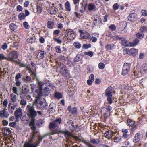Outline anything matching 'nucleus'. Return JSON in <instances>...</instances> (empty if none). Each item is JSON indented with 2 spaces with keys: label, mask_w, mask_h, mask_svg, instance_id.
Masks as SVG:
<instances>
[{
  "label": "nucleus",
  "mask_w": 147,
  "mask_h": 147,
  "mask_svg": "<svg viewBox=\"0 0 147 147\" xmlns=\"http://www.w3.org/2000/svg\"><path fill=\"white\" fill-rule=\"evenodd\" d=\"M105 95L107 97V101L108 104H111L112 103V99L113 93H115L113 88L111 86L108 87L105 91Z\"/></svg>",
  "instance_id": "obj_1"
},
{
  "label": "nucleus",
  "mask_w": 147,
  "mask_h": 147,
  "mask_svg": "<svg viewBox=\"0 0 147 147\" xmlns=\"http://www.w3.org/2000/svg\"><path fill=\"white\" fill-rule=\"evenodd\" d=\"M31 120L29 125L31 127V128L32 131L30 134V135L31 137V139L30 141L36 136V135L38 133V131L36 129V127L34 125L35 118H31Z\"/></svg>",
  "instance_id": "obj_2"
},
{
  "label": "nucleus",
  "mask_w": 147,
  "mask_h": 147,
  "mask_svg": "<svg viewBox=\"0 0 147 147\" xmlns=\"http://www.w3.org/2000/svg\"><path fill=\"white\" fill-rule=\"evenodd\" d=\"M62 133L65 134V137L67 139H69V138L72 136V134L68 131L66 130L65 131H59L58 129H56L54 130L53 131L51 132L49 134L51 135H54L57 133Z\"/></svg>",
  "instance_id": "obj_3"
},
{
  "label": "nucleus",
  "mask_w": 147,
  "mask_h": 147,
  "mask_svg": "<svg viewBox=\"0 0 147 147\" xmlns=\"http://www.w3.org/2000/svg\"><path fill=\"white\" fill-rule=\"evenodd\" d=\"M112 109V107L109 105L107 107H105L101 110L102 115L104 116L105 118H107L110 115V111Z\"/></svg>",
  "instance_id": "obj_4"
},
{
  "label": "nucleus",
  "mask_w": 147,
  "mask_h": 147,
  "mask_svg": "<svg viewBox=\"0 0 147 147\" xmlns=\"http://www.w3.org/2000/svg\"><path fill=\"white\" fill-rule=\"evenodd\" d=\"M38 84L39 87V89H38L36 90V92L38 94V98H40L42 94V92L43 91V88L46 85V84L45 83H44L43 82H41L38 81Z\"/></svg>",
  "instance_id": "obj_5"
},
{
  "label": "nucleus",
  "mask_w": 147,
  "mask_h": 147,
  "mask_svg": "<svg viewBox=\"0 0 147 147\" xmlns=\"http://www.w3.org/2000/svg\"><path fill=\"white\" fill-rule=\"evenodd\" d=\"M58 65L57 69L62 74H65L68 73L67 69L64 64L60 63Z\"/></svg>",
  "instance_id": "obj_6"
},
{
  "label": "nucleus",
  "mask_w": 147,
  "mask_h": 147,
  "mask_svg": "<svg viewBox=\"0 0 147 147\" xmlns=\"http://www.w3.org/2000/svg\"><path fill=\"white\" fill-rule=\"evenodd\" d=\"M18 54L16 51H13L9 53L8 56V60H9L12 61H15V59L18 57Z\"/></svg>",
  "instance_id": "obj_7"
},
{
  "label": "nucleus",
  "mask_w": 147,
  "mask_h": 147,
  "mask_svg": "<svg viewBox=\"0 0 147 147\" xmlns=\"http://www.w3.org/2000/svg\"><path fill=\"white\" fill-rule=\"evenodd\" d=\"M33 106L30 107H29L28 106V111L29 112V114H28V116H29L31 118H35V117L37 115L36 112L34 110Z\"/></svg>",
  "instance_id": "obj_8"
},
{
  "label": "nucleus",
  "mask_w": 147,
  "mask_h": 147,
  "mask_svg": "<svg viewBox=\"0 0 147 147\" xmlns=\"http://www.w3.org/2000/svg\"><path fill=\"white\" fill-rule=\"evenodd\" d=\"M67 33L65 35V37H67L69 39H74L75 36L74 32L73 30L71 29L66 30Z\"/></svg>",
  "instance_id": "obj_9"
},
{
  "label": "nucleus",
  "mask_w": 147,
  "mask_h": 147,
  "mask_svg": "<svg viewBox=\"0 0 147 147\" xmlns=\"http://www.w3.org/2000/svg\"><path fill=\"white\" fill-rule=\"evenodd\" d=\"M54 3H52V6L49 7L48 10V12L51 14H56L58 13V9L54 7Z\"/></svg>",
  "instance_id": "obj_10"
},
{
  "label": "nucleus",
  "mask_w": 147,
  "mask_h": 147,
  "mask_svg": "<svg viewBox=\"0 0 147 147\" xmlns=\"http://www.w3.org/2000/svg\"><path fill=\"white\" fill-rule=\"evenodd\" d=\"M130 65L127 63H124L123 67L122 74L123 75L127 74L130 70Z\"/></svg>",
  "instance_id": "obj_11"
},
{
  "label": "nucleus",
  "mask_w": 147,
  "mask_h": 147,
  "mask_svg": "<svg viewBox=\"0 0 147 147\" xmlns=\"http://www.w3.org/2000/svg\"><path fill=\"white\" fill-rule=\"evenodd\" d=\"M126 52L127 54H128L134 56L138 54V51L137 49L134 48H132L130 50H126Z\"/></svg>",
  "instance_id": "obj_12"
},
{
  "label": "nucleus",
  "mask_w": 147,
  "mask_h": 147,
  "mask_svg": "<svg viewBox=\"0 0 147 147\" xmlns=\"http://www.w3.org/2000/svg\"><path fill=\"white\" fill-rule=\"evenodd\" d=\"M9 114L6 111V109H4L0 111V117L1 118H5L8 117Z\"/></svg>",
  "instance_id": "obj_13"
},
{
  "label": "nucleus",
  "mask_w": 147,
  "mask_h": 147,
  "mask_svg": "<svg viewBox=\"0 0 147 147\" xmlns=\"http://www.w3.org/2000/svg\"><path fill=\"white\" fill-rule=\"evenodd\" d=\"M122 44L125 47H131V42L127 41L126 40H124L123 37L120 38Z\"/></svg>",
  "instance_id": "obj_14"
},
{
  "label": "nucleus",
  "mask_w": 147,
  "mask_h": 147,
  "mask_svg": "<svg viewBox=\"0 0 147 147\" xmlns=\"http://www.w3.org/2000/svg\"><path fill=\"white\" fill-rule=\"evenodd\" d=\"M22 113L21 109L19 108L15 111V115L16 117L17 118H18L21 116Z\"/></svg>",
  "instance_id": "obj_15"
},
{
  "label": "nucleus",
  "mask_w": 147,
  "mask_h": 147,
  "mask_svg": "<svg viewBox=\"0 0 147 147\" xmlns=\"http://www.w3.org/2000/svg\"><path fill=\"white\" fill-rule=\"evenodd\" d=\"M45 54V53L44 51L39 50L38 51V53L36 56V57L39 59H42L44 57Z\"/></svg>",
  "instance_id": "obj_16"
},
{
  "label": "nucleus",
  "mask_w": 147,
  "mask_h": 147,
  "mask_svg": "<svg viewBox=\"0 0 147 147\" xmlns=\"http://www.w3.org/2000/svg\"><path fill=\"white\" fill-rule=\"evenodd\" d=\"M81 36L83 38L88 39L90 37V34L87 32H82L81 33Z\"/></svg>",
  "instance_id": "obj_17"
},
{
  "label": "nucleus",
  "mask_w": 147,
  "mask_h": 147,
  "mask_svg": "<svg viewBox=\"0 0 147 147\" xmlns=\"http://www.w3.org/2000/svg\"><path fill=\"white\" fill-rule=\"evenodd\" d=\"M43 103L42 101H38V100L36 99L35 101L33 102V105H34L35 104H37L38 107L41 108L44 107V106L43 105Z\"/></svg>",
  "instance_id": "obj_18"
},
{
  "label": "nucleus",
  "mask_w": 147,
  "mask_h": 147,
  "mask_svg": "<svg viewBox=\"0 0 147 147\" xmlns=\"http://www.w3.org/2000/svg\"><path fill=\"white\" fill-rule=\"evenodd\" d=\"M113 132L111 130H109L104 134V136L108 139L111 138L113 135Z\"/></svg>",
  "instance_id": "obj_19"
},
{
  "label": "nucleus",
  "mask_w": 147,
  "mask_h": 147,
  "mask_svg": "<svg viewBox=\"0 0 147 147\" xmlns=\"http://www.w3.org/2000/svg\"><path fill=\"white\" fill-rule=\"evenodd\" d=\"M30 139L28 141V147H36L38 144V143H37L36 142L34 143V144H31L33 140H34L35 137L31 141L30 140L31 139V135H30Z\"/></svg>",
  "instance_id": "obj_20"
},
{
  "label": "nucleus",
  "mask_w": 147,
  "mask_h": 147,
  "mask_svg": "<svg viewBox=\"0 0 147 147\" xmlns=\"http://www.w3.org/2000/svg\"><path fill=\"white\" fill-rule=\"evenodd\" d=\"M128 18L130 21H134L136 19V15L134 13H131L128 16Z\"/></svg>",
  "instance_id": "obj_21"
},
{
  "label": "nucleus",
  "mask_w": 147,
  "mask_h": 147,
  "mask_svg": "<svg viewBox=\"0 0 147 147\" xmlns=\"http://www.w3.org/2000/svg\"><path fill=\"white\" fill-rule=\"evenodd\" d=\"M122 131L123 133L122 137L124 139L127 138L128 136L127 134V129L125 128H123L122 130Z\"/></svg>",
  "instance_id": "obj_22"
},
{
  "label": "nucleus",
  "mask_w": 147,
  "mask_h": 147,
  "mask_svg": "<svg viewBox=\"0 0 147 147\" xmlns=\"http://www.w3.org/2000/svg\"><path fill=\"white\" fill-rule=\"evenodd\" d=\"M26 14H25L24 13H20L18 16V18L21 20L24 19L26 16H27L28 11L26 10L25 11Z\"/></svg>",
  "instance_id": "obj_23"
},
{
  "label": "nucleus",
  "mask_w": 147,
  "mask_h": 147,
  "mask_svg": "<svg viewBox=\"0 0 147 147\" xmlns=\"http://www.w3.org/2000/svg\"><path fill=\"white\" fill-rule=\"evenodd\" d=\"M140 140V135L139 133L136 134L133 139V141L135 143L138 142Z\"/></svg>",
  "instance_id": "obj_24"
},
{
  "label": "nucleus",
  "mask_w": 147,
  "mask_h": 147,
  "mask_svg": "<svg viewBox=\"0 0 147 147\" xmlns=\"http://www.w3.org/2000/svg\"><path fill=\"white\" fill-rule=\"evenodd\" d=\"M65 10L68 11H70L71 8L69 2L67 1L65 3Z\"/></svg>",
  "instance_id": "obj_25"
},
{
  "label": "nucleus",
  "mask_w": 147,
  "mask_h": 147,
  "mask_svg": "<svg viewBox=\"0 0 147 147\" xmlns=\"http://www.w3.org/2000/svg\"><path fill=\"white\" fill-rule=\"evenodd\" d=\"M57 127H58L61 123V119L59 118L53 121Z\"/></svg>",
  "instance_id": "obj_26"
},
{
  "label": "nucleus",
  "mask_w": 147,
  "mask_h": 147,
  "mask_svg": "<svg viewBox=\"0 0 147 147\" xmlns=\"http://www.w3.org/2000/svg\"><path fill=\"white\" fill-rule=\"evenodd\" d=\"M127 122L128 125L130 127H132L135 123L134 121L130 119H128L127 120Z\"/></svg>",
  "instance_id": "obj_27"
},
{
  "label": "nucleus",
  "mask_w": 147,
  "mask_h": 147,
  "mask_svg": "<svg viewBox=\"0 0 147 147\" xmlns=\"http://www.w3.org/2000/svg\"><path fill=\"white\" fill-rule=\"evenodd\" d=\"M95 8V5L93 3L89 4L88 6V10L89 11L92 10Z\"/></svg>",
  "instance_id": "obj_28"
},
{
  "label": "nucleus",
  "mask_w": 147,
  "mask_h": 147,
  "mask_svg": "<svg viewBox=\"0 0 147 147\" xmlns=\"http://www.w3.org/2000/svg\"><path fill=\"white\" fill-rule=\"evenodd\" d=\"M90 142L94 144H98L100 141L98 139L96 140L94 138H91L90 139Z\"/></svg>",
  "instance_id": "obj_29"
},
{
  "label": "nucleus",
  "mask_w": 147,
  "mask_h": 147,
  "mask_svg": "<svg viewBox=\"0 0 147 147\" xmlns=\"http://www.w3.org/2000/svg\"><path fill=\"white\" fill-rule=\"evenodd\" d=\"M9 27L10 29L13 31H14L17 28V26L13 23L11 24H10Z\"/></svg>",
  "instance_id": "obj_30"
},
{
  "label": "nucleus",
  "mask_w": 147,
  "mask_h": 147,
  "mask_svg": "<svg viewBox=\"0 0 147 147\" xmlns=\"http://www.w3.org/2000/svg\"><path fill=\"white\" fill-rule=\"evenodd\" d=\"M139 40L137 38L135 39L133 41V42H131V46L134 47L139 42Z\"/></svg>",
  "instance_id": "obj_31"
},
{
  "label": "nucleus",
  "mask_w": 147,
  "mask_h": 147,
  "mask_svg": "<svg viewBox=\"0 0 147 147\" xmlns=\"http://www.w3.org/2000/svg\"><path fill=\"white\" fill-rule=\"evenodd\" d=\"M53 22L51 21H49L47 23V27L50 29H52L53 28Z\"/></svg>",
  "instance_id": "obj_32"
},
{
  "label": "nucleus",
  "mask_w": 147,
  "mask_h": 147,
  "mask_svg": "<svg viewBox=\"0 0 147 147\" xmlns=\"http://www.w3.org/2000/svg\"><path fill=\"white\" fill-rule=\"evenodd\" d=\"M55 97L59 99L62 98V95L61 93L56 92L55 94Z\"/></svg>",
  "instance_id": "obj_33"
},
{
  "label": "nucleus",
  "mask_w": 147,
  "mask_h": 147,
  "mask_svg": "<svg viewBox=\"0 0 147 147\" xmlns=\"http://www.w3.org/2000/svg\"><path fill=\"white\" fill-rule=\"evenodd\" d=\"M28 71L30 74H31L32 76L35 77L36 75V73H35V71L34 70H31L28 67Z\"/></svg>",
  "instance_id": "obj_34"
},
{
  "label": "nucleus",
  "mask_w": 147,
  "mask_h": 147,
  "mask_svg": "<svg viewBox=\"0 0 147 147\" xmlns=\"http://www.w3.org/2000/svg\"><path fill=\"white\" fill-rule=\"evenodd\" d=\"M10 97H11V99L12 101L13 102H15L16 100V96L14 95L13 94H12L10 95Z\"/></svg>",
  "instance_id": "obj_35"
},
{
  "label": "nucleus",
  "mask_w": 147,
  "mask_h": 147,
  "mask_svg": "<svg viewBox=\"0 0 147 147\" xmlns=\"http://www.w3.org/2000/svg\"><path fill=\"white\" fill-rule=\"evenodd\" d=\"M69 111L70 112L73 114H76L77 113V110L76 108H73Z\"/></svg>",
  "instance_id": "obj_36"
},
{
  "label": "nucleus",
  "mask_w": 147,
  "mask_h": 147,
  "mask_svg": "<svg viewBox=\"0 0 147 147\" xmlns=\"http://www.w3.org/2000/svg\"><path fill=\"white\" fill-rule=\"evenodd\" d=\"M49 127L50 128L51 130L52 129L55 128L57 127L55 125V124H54L53 122H51L50 123Z\"/></svg>",
  "instance_id": "obj_37"
},
{
  "label": "nucleus",
  "mask_w": 147,
  "mask_h": 147,
  "mask_svg": "<svg viewBox=\"0 0 147 147\" xmlns=\"http://www.w3.org/2000/svg\"><path fill=\"white\" fill-rule=\"evenodd\" d=\"M144 34L143 33H138L136 34V37L139 38H142L144 37Z\"/></svg>",
  "instance_id": "obj_38"
},
{
  "label": "nucleus",
  "mask_w": 147,
  "mask_h": 147,
  "mask_svg": "<svg viewBox=\"0 0 147 147\" xmlns=\"http://www.w3.org/2000/svg\"><path fill=\"white\" fill-rule=\"evenodd\" d=\"M114 46V45H111L110 44H108L105 47L108 50H111Z\"/></svg>",
  "instance_id": "obj_39"
},
{
  "label": "nucleus",
  "mask_w": 147,
  "mask_h": 147,
  "mask_svg": "<svg viewBox=\"0 0 147 147\" xmlns=\"http://www.w3.org/2000/svg\"><path fill=\"white\" fill-rule=\"evenodd\" d=\"M121 139V137L120 136H116L115 137L114 141L117 142H119Z\"/></svg>",
  "instance_id": "obj_40"
},
{
  "label": "nucleus",
  "mask_w": 147,
  "mask_h": 147,
  "mask_svg": "<svg viewBox=\"0 0 147 147\" xmlns=\"http://www.w3.org/2000/svg\"><path fill=\"white\" fill-rule=\"evenodd\" d=\"M142 69L144 72H147V63L143 65Z\"/></svg>",
  "instance_id": "obj_41"
},
{
  "label": "nucleus",
  "mask_w": 147,
  "mask_h": 147,
  "mask_svg": "<svg viewBox=\"0 0 147 147\" xmlns=\"http://www.w3.org/2000/svg\"><path fill=\"white\" fill-rule=\"evenodd\" d=\"M140 30L142 32H145L147 31V27L145 26H143L141 27Z\"/></svg>",
  "instance_id": "obj_42"
},
{
  "label": "nucleus",
  "mask_w": 147,
  "mask_h": 147,
  "mask_svg": "<svg viewBox=\"0 0 147 147\" xmlns=\"http://www.w3.org/2000/svg\"><path fill=\"white\" fill-rule=\"evenodd\" d=\"M55 48L57 53H60L61 52V50L59 46H57Z\"/></svg>",
  "instance_id": "obj_43"
},
{
  "label": "nucleus",
  "mask_w": 147,
  "mask_h": 147,
  "mask_svg": "<svg viewBox=\"0 0 147 147\" xmlns=\"http://www.w3.org/2000/svg\"><path fill=\"white\" fill-rule=\"evenodd\" d=\"M109 28L112 31H114L116 29V27L114 24H112L109 26Z\"/></svg>",
  "instance_id": "obj_44"
},
{
  "label": "nucleus",
  "mask_w": 147,
  "mask_h": 147,
  "mask_svg": "<svg viewBox=\"0 0 147 147\" xmlns=\"http://www.w3.org/2000/svg\"><path fill=\"white\" fill-rule=\"evenodd\" d=\"M5 134L6 135H9L11 134V131L9 129H7L5 131Z\"/></svg>",
  "instance_id": "obj_45"
},
{
  "label": "nucleus",
  "mask_w": 147,
  "mask_h": 147,
  "mask_svg": "<svg viewBox=\"0 0 147 147\" xmlns=\"http://www.w3.org/2000/svg\"><path fill=\"white\" fill-rule=\"evenodd\" d=\"M91 46V45L90 44H84L83 45L82 47L84 49H87L90 48Z\"/></svg>",
  "instance_id": "obj_46"
},
{
  "label": "nucleus",
  "mask_w": 147,
  "mask_h": 147,
  "mask_svg": "<svg viewBox=\"0 0 147 147\" xmlns=\"http://www.w3.org/2000/svg\"><path fill=\"white\" fill-rule=\"evenodd\" d=\"M105 67V65L102 63H100L99 64L98 67L100 69H103Z\"/></svg>",
  "instance_id": "obj_47"
},
{
  "label": "nucleus",
  "mask_w": 147,
  "mask_h": 147,
  "mask_svg": "<svg viewBox=\"0 0 147 147\" xmlns=\"http://www.w3.org/2000/svg\"><path fill=\"white\" fill-rule=\"evenodd\" d=\"M74 45L77 48H79L81 47V45L78 42H74Z\"/></svg>",
  "instance_id": "obj_48"
},
{
  "label": "nucleus",
  "mask_w": 147,
  "mask_h": 147,
  "mask_svg": "<svg viewBox=\"0 0 147 147\" xmlns=\"http://www.w3.org/2000/svg\"><path fill=\"white\" fill-rule=\"evenodd\" d=\"M37 12L38 13H40L42 11V9L41 7L37 6L36 7Z\"/></svg>",
  "instance_id": "obj_49"
},
{
  "label": "nucleus",
  "mask_w": 147,
  "mask_h": 147,
  "mask_svg": "<svg viewBox=\"0 0 147 147\" xmlns=\"http://www.w3.org/2000/svg\"><path fill=\"white\" fill-rule=\"evenodd\" d=\"M54 40L58 44H61L62 43V41L59 39H58L56 38H53Z\"/></svg>",
  "instance_id": "obj_50"
},
{
  "label": "nucleus",
  "mask_w": 147,
  "mask_h": 147,
  "mask_svg": "<svg viewBox=\"0 0 147 147\" xmlns=\"http://www.w3.org/2000/svg\"><path fill=\"white\" fill-rule=\"evenodd\" d=\"M85 55H88L90 57L92 56L93 55V53L91 51L86 52L85 53Z\"/></svg>",
  "instance_id": "obj_51"
},
{
  "label": "nucleus",
  "mask_w": 147,
  "mask_h": 147,
  "mask_svg": "<svg viewBox=\"0 0 147 147\" xmlns=\"http://www.w3.org/2000/svg\"><path fill=\"white\" fill-rule=\"evenodd\" d=\"M0 59H7L8 60V58L5 57L4 55L3 54H0Z\"/></svg>",
  "instance_id": "obj_52"
},
{
  "label": "nucleus",
  "mask_w": 147,
  "mask_h": 147,
  "mask_svg": "<svg viewBox=\"0 0 147 147\" xmlns=\"http://www.w3.org/2000/svg\"><path fill=\"white\" fill-rule=\"evenodd\" d=\"M119 5L117 3H115L113 6V8L114 10H117L118 9Z\"/></svg>",
  "instance_id": "obj_53"
},
{
  "label": "nucleus",
  "mask_w": 147,
  "mask_h": 147,
  "mask_svg": "<svg viewBox=\"0 0 147 147\" xmlns=\"http://www.w3.org/2000/svg\"><path fill=\"white\" fill-rule=\"evenodd\" d=\"M26 101L23 99H22L21 101V104L22 106H25L26 104Z\"/></svg>",
  "instance_id": "obj_54"
},
{
  "label": "nucleus",
  "mask_w": 147,
  "mask_h": 147,
  "mask_svg": "<svg viewBox=\"0 0 147 147\" xmlns=\"http://www.w3.org/2000/svg\"><path fill=\"white\" fill-rule=\"evenodd\" d=\"M7 47V44L5 43L3 44V45L1 46V48L4 50L6 49Z\"/></svg>",
  "instance_id": "obj_55"
},
{
  "label": "nucleus",
  "mask_w": 147,
  "mask_h": 147,
  "mask_svg": "<svg viewBox=\"0 0 147 147\" xmlns=\"http://www.w3.org/2000/svg\"><path fill=\"white\" fill-rule=\"evenodd\" d=\"M12 90L14 93L18 95L17 94V88L16 87H13L12 88Z\"/></svg>",
  "instance_id": "obj_56"
},
{
  "label": "nucleus",
  "mask_w": 147,
  "mask_h": 147,
  "mask_svg": "<svg viewBox=\"0 0 147 147\" xmlns=\"http://www.w3.org/2000/svg\"><path fill=\"white\" fill-rule=\"evenodd\" d=\"M21 119V120L23 121H27L28 120V118L26 116V115L22 117Z\"/></svg>",
  "instance_id": "obj_57"
},
{
  "label": "nucleus",
  "mask_w": 147,
  "mask_h": 147,
  "mask_svg": "<svg viewBox=\"0 0 147 147\" xmlns=\"http://www.w3.org/2000/svg\"><path fill=\"white\" fill-rule=\"evenodd\" d=\"M22 8L20 5H18L17 7V10L18 11H20L22 10Z\"/></svg>",
  "instance_id": "obj_58"
},
{
  "label": "nucleus",
  "mask_w": 147,
  "mask_h": 147,
  "mask_svg": "<svg viewBox=\"0 0 147 147\" xmlns=\"http://www.w3.org/2000/svg\"><path fill=\"white\" fill-rule=\"evenodd\" d=\"M65 57L64 56L61 55L59 57V59L60 61H64L65 60Z\"/></svg>",
  "instance_id": "obj_59"
},
{
  "label": "nucleus",
  "mask_w": 147,
  "mask_h": 147,
  "mask_svg": "<svg viewBox=\"0 0 147 147\" xmlns=\"http://www.w3.org/2000/svg\"><path fill=\"white\" fill-rule=\"evenodd\" d=\"M22 88H23V92L22 93L24 94L25 93H27L28 92V90L27 89V88H24V86L22 87Z\"/></svg>",
  "instance_id": "obj_60"
},
{
  "label": "nucleus",
  "mask_w": 147,
  "mask_h": 147,
  "mask_svg": "<svg viewBox=\"0 0 147 147\" xmlns=\"http://www.w3.org/2000/svg\"><path fill=\"white\" fill-rule=\"evenodd\" d=\"M21 77V75L20 74H18L16 75L15 76V80H18Z\"/></svg>",
  "instance_id": "obj_61"
},
{
  "label": "nucleus",
  "mask_w": 147,
  "mask_h": 147,
  "mask_svg": "<svg viewBox=\"0 0 147 147\" xmlns=\"http://www.w3.org/2000/svg\"><path fill=\"white\" fill-rule=\"evenodd\" d=\"M142 15L145 16H147V12L145 10H142Z\"/></svg>",
  "instance_id": "obj_62"
},
{
  "label": "nucleus",
  "mask_w": 147,
  "mask_h": 147,
  "mask_svg": "<svg viewBox=\"0 0 147 147\" xmlns=\"http://www.w3.org/2000/svg\"><path fill=\"white\" fill-rule=\"evenodd\" d=\"M8 103L7 100V99H5L3 102V105L4 106L6 107Z\"/></svg>",
  "instance_id": "obj_63"
},
{
  "label": "nucleus",
  "mask_w": 147,
  "mask_h": 147,
  "mask_svg": "<svg viewBox=\"0 0 147 147\" xmlns=\"http://www.w3.org/2000/svg\"><path fill=\"white\" fill-rule=\"evenodd\" d=\"M89 79H90L91 80L93 81L94 80V75L93 74H92L90 75V76L89 77Z\"/></svg>",
  "instance_id": "obj_64"
}]
</instances>
